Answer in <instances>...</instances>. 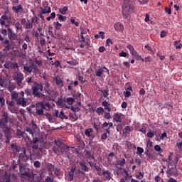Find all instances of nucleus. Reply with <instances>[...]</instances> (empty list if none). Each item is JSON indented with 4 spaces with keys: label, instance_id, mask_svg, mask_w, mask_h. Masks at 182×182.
Segmentation results:
<instances>
[{
    "label": "nucleus",
    "instance_id": "1",
    "mask_svg": "<svg viewBox=\"0 0 182 182\" xmlns=\"http://www.w3.org/2000/svg\"><path fill=\"white\" fill-rule=\"evenodd\" d=\"M26 82L28 85H31V83H33V85L31 87V90L33 92V96L34 97H37L38 99H50V94L52 93V90H50V85L49 82H46L45 87H43V82H38L37 81H33L32 77H27Z\"/></svg>",
    "mask_w": 182,
    "mask_h": 182
},
{
    "label": "nucleus",
    "instance_id": "2",
    "mask_svg": "<svg viewBox=\"0 0 182 182\" xmlns=\"http://www.w3.org/2000/svg\"><path fill=\"white\" fill-rule=\"evenodd\" d=\"M9 119V115H8V112H4L1 116V119H0V128L4 129L3 132L4 133V137H6L5 143L6 144H10L11 139H12V132H11V128L6 127Z\"/></svg>",
    "mask_w": 182,
    "mask_h": 182
},
{
    "label": "nucleus",
    "instance_id": "3",
    "mask_svg": "<svg viewBox=\"0 0 182 182\" xmlns=\"http://www.w3.org/2000/svg\"><path fill=\"white\" fill-rule=\"evenodd\" d=\"M87 31L89 32V29L80 28L81 39L79 40V41L80 43V48H81V49H83L85 46L86 47V49H87V47L90 46V38H86L84 36V35H86Z\"/></svg>",
    "mask_w": 182,
    "mask_h": 182
},
{
    "label": "nucleus",
    "instance_id": "4",
    "mask_svg": "<svg viewBox=\"0 0 182 182\" xmlns=\"http://www.w3.org/2000/svg\"><path fill=\"white\" fill-rule=\"evenodd\" d=\"M11 148L16 150L17 153H20L18 160H21V161H27V160L29 159V156L26 155V149L25 148H21L14 144H11Z\"/></svg>",
    "mask_w": 182,
    "mask_h": 182
},
{
    "label": "nucleus",
    "instance_id": "5",
    "mask_svg": "<svg viewBox=\"0 0 182 182\" xmlns=\"http://www.w3.org/2000/svg\"><path fill=\"white\" fill-rule=\"evenodd\" d=\"M133 3L129 0H124L122 5V11L132 13L134 11Z\"/></svg>",
    "mask_w": 182,
    "mask_h": 182
},
{
    "label": "nucleus",
    "instance_id": "6",
    "mask_svg": "<svg viewBox=\"0 0 182 182\" xmlns=\"http://www.w3.org/2000/svg\"><path fill=\"white\" fill-rule=\"evenodd\" d=\"M23 74L21 72H15L13 75V80L16 81V83L21 87L22 86V82H23Z\"/></svg>",
    "mask_w": 182,
    "mask_h": 182
},
{
    "label": "nucleus",
    "instance_id": "7",
    "mask_svg": "<svg viewBox=\"0 0 182 182\" xmlns=\"http://www.w3.org/2000/svg\"><path fill=\"white\" fill-rule=\"evenodd\" d=\"M75 174H85V172L81 171L80 169L76 170V168L73 167L70 168V171L68 172V181H73V177H75Z\"/></svg>",
    "mask_w": 182,
    "mask_h": 182
},
{
    "label": "nucleus",
    "instance_id": "8",
    "mask_svg": "<svg viewBox=\"0 0 182 182\" xmlns=\"http://www.w3.org/2000/svg\"><path fill=\"white\" fill-rule=\"evenodd\" d=\"M16 103L17 106H21V107H26V106H28V105L31 103V97L18 98Z\"/></svg>",
    "mask_w": 182,
    "mask_h": 182
},
{
    "label": "nucleus",
    "instance_id": "9",
    "mask_svg": "<svg viewBox=\"0 0 182 182\" xmlns=\"http://www.w3.org/2000/svg\"><path fill=\"white\" fill-rule=\"evenodd\" d=\"M59 150L65 157H68V159H69V154H70V153L69 152V146L68 145L65 144L61 145Z\"/></svg>",
    "mask_w": 182,
    "mask_h": 182
},
{
    "label": "nucleus",
    "instance_id": "10",
    "mask_svg": "<svg viewBox=\"0 0 182 182\" xmlns=\"http://www.w3.org/2000/svg\"><path fill=\"white\" fill-rule=\"evenodd\" d=\"M16 136L18 137V139L23 137V139H28V140H31V138L28 137V134L23 131H21V129L16 130Z\"/></svg>",
    "mask_w": 182,
    "mask_h": 182
},
{
    "label": "nucleus",
    "instance_id": "11",
    "mask_svg": "<svg viewBox=\"0 0 182 182\" xmlns=\"http://www.w3.org/2000/svg\"><path fill=\"white\" fill-rule=\"evenodd\" d=\"M10 93H11V97L12 102H16H16L19 99V93L16 92V91H12V90H10Z\"/></svg>",
    "mask_w": 182,
    "mask_h": 182
},
{
    "label": "nucleus",
    "instance_id": "12",
    "mask_svg": "<svg viewBox=\"0 0 182 182\" xmlns=\"http://www.w3.org/2000/svg\"><path fill=\"white\" fill-rule=\"evenodd\" d=\"M12 11L16 14H23V7L22 5H18L12 7Z\"/></svg>",
    "mask_w": 182,
    "mask_h": 182
},
{
    "label": "nucleus",
    "instance_id": "13",
    "mask_svg": "<svg viewBox=\"0 0 182 182\" xmlns=\"http://www.w3.org/2000/svg\"><path fill=\"white\" fill-rule=\"evenodd\" d=\"M23 70L26 73H32L33 70V62H31V65H25L23 67Z\"/></svg>",
    "mask_w": 182,
    "mask_h": 182
},
{
    "label": "nucleus",
    "instance_id": "14",
    "mask_svg": "<svg viewBox=\"0 0 182 182\" xmlns=\"http://www.w3.org/2000/svg\"><path fill=\"white\" fill-rule=\"evenodd\" d=\"M53 80L58 87H63V80H62L61 78H59L58 77H55L53 78Z\"/></svg>",
    "mask_w": 182,
    "mask_h": 182
},
{
    "label": "nucleus",
    "instance_id": "15",
    "mask_svg": "<svg viewBox=\"0 0 182 182\" xmlns=\"http://www.w3.org/2000/svg\"><path fill=\"white\" fill-rule=\"evenodd\" d=\"M123 116V114L122 113H116L114 115L113 120L116 122V123H122V117Z\"/></svg>",
    "mask_w": 182,
    "mask_h": 182
},
{
    "label": "nucleus",
    "instance_id": "16",
    "mask_svg": "<svg viewBox=\"0 0 182 182\" xmlns=\"http://www.w3.org/2000/svg\"><path fill=\"white\" fill-rule=\"evenodd\" d=\"M102 176L106 178V180H111L112 179V173L109 172V170L105 171V169H102Z\"/></svg>",
    "mask_w": 182,
    "mask_h": 182
},
{
    "label": "nucleus",
    "instance_id": "17",
    "mask_svg": "<svg viewBox=\"0 0 182 182\" xmlns=\"http://www.w3.org/2000/svg\"><path fill=\"white\" fill-rule=\"evenodd\" d=\"M114 28L117 32H123V29H124V26L123 24H122V23L114 24Z\"/></svg>",
    "mask_w": 182,
    "mask_h": 182
},
{
    "label": "nucleus",
    "instance_id": "18",
    "mask_svg": "<svg viewBox=\"0 0 182 182\" xmlns=\"http://www.w3.org/2000/svg\"><path fill=\"white\" fill-rule=\"evenodd\" d=\"M73 97H74L75 100H82V93L79 92L74 91L72 93Z\"/></svg>",
    "mask_w": 182,
    "mask_h": 182
},
{
    "label": "nucleus",
    "instance_id": "19",
    "mask_svg": "<svg viewBox=\"0 0 182 182\" xmlns=\"http://www.w3.org/2000/svg\"><path fill=\"white\" fill-rule=\"evenodd\" d=\"M102 105L105 110H107V112H112V108L110 107V106H112V105L109 104V102H107V101H103Z\"/></svg>",
    "mask_w": 182,
    "mask_h": 182
},
{
    "label": "nucleus",
    "instance_id": "20",
    "mask_svg": "<svg viewBox=\"0 0 182 182\" xmlns=\"http://www.w3.org/2000/svg\"><path fill=\"white\" fill-rule=\"evenodd\" d=\"M80 166L82 171H85L87 173L89 172V168H87V166H86V161H82L80 162Z\"/></svg>",
    "mask_w": 182,
    "mask_h": 182
},
{
    "label": "nucleus",
    "instance_id": "21",
    "mask_svg": "<svg viewBox=\"0 0 182 182\" xmlns=\"http://www.w3.org/2000/svg\"><path fill=\"white\" fill-rule=\"evenodd\" d=\"M41 14H50L52 12V10L50 9V7L46 6L44 8H41Z\"/></svg>",
    "mask_w": 182,
    "mask_h": 182
},
{
    "label": "nucleus",
    "instance_id": "22",
    "mask_svg": "<svg viewBox=\"0 0 182 182\" xmlns=\"http://www.w3.org/2000/svg\"><path fill=\"white\" fill-rule=\"evenodd\" d=\"M36 109H43L44 110H46V107H45V104H43V102L40 101L36 104Z\"/></svg>",
    "mask_w": 182,
    "mask_h": 182
},
{
    "label": "nucleus",
    "instance_id": "23",
    "mask_svg": "<svg viewBox=\"0 0 182 182\" xmlns=\"http://www.w3.org/2000/svg\"><path fill=\"white\" fill-rule=\"evenodd\" d=\"M68 65H70L71 66H76V65H79V62L75 58H72L71 60H67Z\"/></svg>",
    "mask_w": 182,
    "mask_h": 182
},
{
    "label": "nucleus",
    "instance_id": "24",
    "mask_svg": "<svg viewBox=\"0 0 182 182\" xmlns=\"http://www.w3.org/2000/svg\"><path fill=\"white\" fill-rule=\"evenodd\" d=\"M33 23L31 22V21L27 20V22H26V24H25V28L28 29V30L32 29V28H33Z\"/></svg>",
    "mask_w": 182,
    "mask_h": 182
},
{
    "label": "nucleus",
    "instance_id": "25",
    "mask_svg": "<svg viewBox=\"0 0 182 182\" xmlns=\"http://www.w3.org/2000/svg\"><path fill=\"white\" fill-rule=\"evenodd\" d=\"M65 103H68L69 105V106H72V105H73V103H75V100L74 98L68 97V98H65Z\"/></svg>",
    "mask_w": 182,
    "mask_h": 182
},
{
    "label": "nucleus",
    "instance_id": "26",
    "mask_svg": "<svg viewBox=\"0 0 182 182\" xmlns=\"http://www.w3.org/2000/svg\"><path fill=\"white\" fill-rule=\"evenodd\" d=\"M33 74L35 75V76H36V75H39V73H41V70H39V68H38L37 65H34L33 63Z\"/></svg>",
    "mask_w": 182,
    "mask_h": 182
},
{
    "label": "nucleus",
    "instance_id": "27",
    "mask_svg": "<svg viewBox=\"0 0 182 182\" xmlns=\"http://www.w3.org/2000/svg\"><path fill=\"white\" fill-rule=\"evenodd\" d=\"M69 117H70V119H71V120H73V122H76L79 119V117L75 112H74V114L72 112H70Z\"/></svg>",
    "mask_w": 182,
    "mask_h": 182
},
{
    "label": "nucleus",
    "instance_id": "28",
    "mask_svg": "<svg viewBox=\"0 0 182 182\" xmlns=\"http://www.w3.org/2000/svg\"><path fill=\"white\" fill-rule=\"evenodd\" d=\"M117 164L118 166H121V167H124V165L126 164V159L124 158H120L117 161Z\"/></svg>",
    "mask_w": 182,
    "mask_h": 182
},
{
    "label": "nucleus",
    "instance_id": "29",
    "mask_svg": "<svg viewBox=\"0 0 182 182\" xmlns=\"http://www.w3.org/2000/svg\"><path fill=\"white\" fill-rule=\"evenodd\" d=\"M46 116L50 123H53L55 122V119L53 118V116H52V114L47 113Z\"/></svg>",
    "mask_w": 182,
    "mask_h": 182
},
{
    "label": "nucleus",
    "instance_id": "30",
    "mask_svg": "<svg viewBox=\"0 0 182 182\" xmlns=\"http://www.w3.org/2000/svg\"><path fill=\"white\" fill-rule=\"evenodd\" d=\"M92 133H93V129L92 128L87 129L85 131V134L87 137H92Z\"/></svg>",
    "mask_w": 182,
    "mask_h": 182
},
{
    "label": "nucleus",
    "instance_id": "31",
    "mask_svg": "<svg viewBox=\"0 0 182 182\" xmlns=\"http://www.w3.org/2000/svg\"><path fill=\"white\" fill-rule=\"evenodd\" d=\"M8 35H9V39H12L13 41H16V38H18V36H16V34L13 31H11V33H9Z\"/></svg>",
    "mask_w": 182,
    "mask_h": 182
},
{
    "label": "nucleus",
    "instance_id": "32",
    "mask_svg": "<svg viewBox=\"0 0 182 182\" xmlns=\"http://www.w3.org/2000/svg\"><path fill=\"white\" fill-rule=\"evenodd\" d=\"M146 136H147L149 139H153V137H154V136H156V131L149 130V131L147 132Z\"/></svg>",
    "mask_w": 182,
    "mask_h": 182
},
{
    "label": "nucleus",
    "instance_id": "33",
    "mask_svg": "<svg viewBox=\"0 0 182 182\" xmlns=\"http://www.w3.org/2000/svg\"><path fill=\"white\" fill-rule=\"evenodd\" d=\"M68 6H65L63 8H60L59 11L62 15H66V12H68Z\"/></svg>",
    "mask_w": 182,
    "mask_h": 182
},
{
    "label": "nucleus",
    "instance_id": "34",
    "mask_svg": "<svg viewBox=\"0 0 182 182\" xmlns=\"http://www.w3.org/2000/svg\"><path fill=\"white\" fill-rule=\"evenodd\" d=\"M65 98L63 99H60L56 102V105L57 106H60L61 107H63L64 105H65Z\"/></svg>",
    "mask_w": 182,
    "mask_h": 182
},
{
    "label": "nucleus",
    "instance_id": "35",
    "mask_svg": "<svg viewBox=\"0 0 182 182\" xmlns=\"http://www.w3.org/2000/svg\"><path fill=\"white\" fill-rule=\"evenodd\" d=\"M100 92H102L104 97H109V88H107L106 90H101Z\"/></svg>",
    "mask_w": 182,
    "mask_h": 182
},
{
    "label": "nucleus",
    "instance_id": "36",
    "mask_svg": "<svg viewBox=\"0 0 182 182\" xmlns=\"http://www.w3.org/2000/svg\"><path fill=\"white\" fill-rule=\"evenodd\" d=\"M96 113L98 114V116H101V114H103L105 113V109L103 107H100L96 109Z\"/></svg>",
    "mask_w": 182,
    "mask_h": 182
},
{
    "label": "nucleus",
    "instance_id": "37",
    "mask_svg": "<svg viewBox=\"0 0 182 182\" xmlns=\"http://www.w3.org/2000/svg\"><path fill=\"white\" fill-rule=\"evenodd\" d=\"M14 26L16 31H22V26L21 25V23H19V21L16 22L14 23Z\"/></svg>",
    "mask_w": 182,
    "mask_h": 182
},
{
    "label": "nucleus",
    "instance_id": "38",
    "mask_svg": "<svg viewBox=\"0 0 182 182\" xmlns=\"http://www.w3.org/2000/svg\"><path fill=\"white\" fill-rule=\"evenodd\" d=\"M132 132V127L126 126L124 127V134H129V132Z\"/></svg>",
    "mask_w": 182,
    "mask_h": 182
},
{
    "label": "nucleus",
    "instance_id": "39",
    "mask_svg": "<svg viewBox=\"0 0 182 182\" xmlns=\"http://www.w3.org/2000/svg\"><path fill=\"white\" fill-rule=\"evenodd\" d=\"M36 113L38 116H43V109L41 108H36Z\"/></svg>",
    "mask_w": 182,
    "mask_h": 182
},
{
    "label": "nucleus",
    "instance_id": "40",
    "mask_svg": "<svg viewBox=\"0 0 182 182\" xmlns=\"http://www.w3.org/2000/svg\"><path fill=\"white\" fill-rule=\"evenodd\" d=\"M53 25L55 29H60L62 28V23H59L58 21H54Z\"/></svg>",
    "mask_w": 182,
    "mask_h": 182
},
{
    "label": "nucleus",
    "instance_id": "41",
    "mask_svg": "<svg viewBox=\"0 0 182 182\" xmlns=\"http://www.w3.org/2000/svg\"><path fill=\"white\" fill-rule=\"evenodd\" d=\"M59 119H62V120H63V119L68 120V116L65 114V112H63V111H61L60 113Z\"/></svg>",
    "mask_w": 182,
    "mask_h": 182
},
{
    "label": "nucleus",
    "instance_id": "42",
    "mask_svg": "<svg viewBox=\"0 0 182 182\" xmlns=\"http://www.w3.org/2000/svg\"><path fill=\"white\" fill-rule=\"evenodd\" d=\"M57 16H58V19L59 21H61V22H65L67 19L66 16H63L62 14H57Z\"/></svg>",
    "mask_w": 182,
    "mask_h": 182
},
{
    "label": "nucleus",
    "instance_id": "43",
    "mask_svg": "<svg viewBox=\"0 0 182 182\" xmlns=\"http://www.w3.org/2000/svg\"><path fill=\"white\" fill-rule=\"evenodd\" d=\"M136 154H139V156H141L142 153H144V149L140 146L136 147Z\"/></svg>",
    "mask_w": 182,
    "mask_h": 182
},
{
    "label": "nucleus",
    "instance_id": "44",
    "mask_svg": "<svg viewBox=\"0 0 182 182\" xmlns=\"http://www.w3.org/2000/svg\"><path fill=\"white\" fill-rule=\"evenodd\" d=\"M103 72L104 71L102 68L98 69L96 72V76H97L98 77H101L103 75Z\"/></svg>",
    "mask_w": 182,
    "mask_h": 182
},
{
    "label": "nucleus",
    "instance_id": "45",
    "mask_svg": "<svg viewBox=\"0 0 182 182\" xmlns=\"http://www.w3.org/2000/svg\"><path fill=\"white\" fill-rule=\"evenodd\" d=\"M32 130L36 132L38 130V125L35 123L33 120L31 121Z\"/></svg>",
    "mask_w": 182,
    "mask_h": 182
},
{
    "label": "nucleus",
    "instance_id": "46",
    "mask_svg": "<svg viewBox=\"0 0 182 182\" xmlns=\"http://www.w3.org/2000/svg\"><path fill=\"white\" fill-rule=\"evenodd\" d=\"M21 176L22 177H31V173H29V168H26Z\"/></svg>",
    "mask_w": 182,
    "mask_h": 182
},
{
    "label": "nucleus",
    "instance_id": "47",
    "mask_svg": "<svg viewBox=\"0 0 182 182\" xmlns=\"http://www.w3.org/2000/svg\"><path fill=\"white\" fill-rule=\"evenodd\" d=\"M25 94L26 95V96L29 97V96H32V95H33V92L32 90L27 88L25 90Z\"/></svg>",
    "mask_w": 182,
    "mask_h": 182
},
{
    "label": "nucleus",
    "instance_id": "48",
    "mask_svg": "<svg viewBox=\"0 0 182 182\" xmlns=\"http://www.w3.org/2000/svg\"><path fill=\"white\" fill-rule=\"evenodd\" d=\"M113 127V123L112 122H109L108 123V128L105 129V132H107V133H108V134H110V128Z\"/></svg>",
    "mask_w": 182,
    "mask_h": 182
},
{
    "label": "nucleus",
    "instance_id": "49",
    "mask_svg": "<svg viewBox=\"0 0 182 182\" xmlns=\"http://www.w3.org/2000/svg\"><path fill=\"white\" fill-rule=\"evenodd\" d=\"M70 110H72V112H73L74 113H76V112H80V108H79V107L72 106L70 107Z\"/></svg>",
    "mask_w": 182,
    "mask_h": 182
},
{
    "label": "nucleus",
    "instance_id": "50",
    "mask_svg": "<svg viewBox=\"0 0 182 182\" xmlns=\"http://www.w3.org/2000/svg\"><path fill=\"white\" fill-rule=\"evenodd\" d=\"M122 171H124V173H126L128 175L127 171H126L125 169H124V168H122V167H119V168H118V170H117V176H119V175L120 174V173H122Z\"/></svg>",
    "mask_w": 182,
    "mask_h": 182
},
{
    "label": "nucleus",
    "instance_id": "51",
    "mask_svg": "<svg viewBox=\"0 0 182 182\" xmlns=\"http://www.w3.org/2000/svg\"><path fill=\"white\" fill-rule=\"evenodd\" d=\"M154 150H156V151H159V153H163V149L161 146H159V145H155Z\"/></svg>",
    "mask_w": 182,
    "mask_h": 182
},
{
    "label": "nucleus",
    "instance_id": "52",
    "mask_svg": "<svg viewBox=\"0 0 182 182\" xmlns=\"http://www.w3.org/2000/svg\"><path fill=\"white\" fill-rule=\"evenodd\" d=\"M11 69H19V65H18V63H13L11 65Z\"/></svg>",
    "mask_w": 182,
    "mask_h": 182
},
{
    "label": "nucleus",
    "instance_id": "53",
    "mask_svg": "<svg viewBox=\"0 0 182 182\" xmlns=\"http://www.w3.org/2000/svg\"><path fill=\"white\" fill-rule=\"evenodd\" d=\"M130 14H132V13H129L128 11H122V15H123L124 18H125V19L129 18V17L130 16Z\"/></svg>",
    "mask_w": 182,
    "mask_h": 182
},
{
    "label": "nucleus",
    "instance_id": "54",
    "mask_svg": "<svg viewBox=\"0 0 182 182\" xmlns=\"http://www.w3.org/2000/svg\"><path fill=\"white\" fill-rule=\"evenodd\" d=\"M95 170L97 171V176H102V168L100 166H95Z\"/></svg>",
    "mask_w": 182,
    "mask_h": 182
},
{
    "label": "nucleus",
    "instance_id": "55",
    "mask_svg": "<svg viewBox=\"0 0 182 182\" xmlns=\"http://www.w3.org/2000/svg\"><path fill=\"white\" fill-rule=\"evenodd\" d=\"M78 80H80V82H81L82 85H83L84 83L86 82V79H85V77L82 75L78 76Z\"/></svg>",
    "mask_w": 182,
    "mask_h": 182
},
{
    "label": "nucleus",
    "instance_id": "56",
    "mask_svg": "<svg viewBox=\"0 0 182 182\" xmlns=\"http://www.w3.org/2000/svg\"><path fill=\"white\" fill-rule=\"evenodd\" d=\"M124 97H130V96H132V92L128 90H126V92H124Z\"/></svg>",
    "mask_w": 182,
    "mask_h": 182
},
{
    "label": "nucleus",
    "instance_id": "57",
    "mask_svg": "<svg viewBox=\"0 0 182 182\" xmlns=\"http://www.w3.org/2000/svg\"><path fill=\"white\" fill-rule=\"evenodd\" d=\"M33 166L36 168H39L41 167V161H34Z\"/></svg>",
    "mask_w": 182,
    "mask_h": 182
},
{
    "label": "nucleus",
    "instance_id": "58",
    "mask_svg": "<svg viewBox=\"0 0 182 182\" xmlns=\"http://www.w3.org/2000/svg\"><path fill=\"white\" fill-rule=\"evenodd\" d=\"M114 156V154L113 152H110L109 154H108V157H107V160H108V162L109 161H112V159H113V157Z\"/></svg>",
    "mask_w": 182,
    "mask_h": 182
},
{
    "label": "nucleus",
    "instance_id": "59",
    "mask_svg": "<svg viewBox=\"0 0 182 182\" xmlns=\"http://www.w3.org/2000/svg\"><path fill=\"white\" fill-rule=\"evenodd\" d=\"M26 171V168L24 167V166H23L22 165H19V171H20V173H21V174L22 175L23 173H24V171Z\"/></svg>",
    "mask_w": 182,
    "mask_h": 182
},
{
    "label": "nucleus",
    "instance_id": "60",
    "mask_svg": "<svg viewBox=\"0 0 182 182\" xmlns=\"http://www.w3.org/2000/svg\"><path fill=\"white\" fill-rule=\"evenodd\" d=\"M55 144L56 146H58V149H60L62 146H63L65 144L62 143V141H60V140H57L55 141Z\"/></svg>",
    "mask_w": 182,
    "mask_h": 182
},
{
    "label": "nucleus",
    "instance_id": "61",
    "mask_svg": "<svg viewBox=\"0 0 182 182\" xmlns=\"http://www.w3.org/2000/svg\"><path fill=\"white\" fill-rule=\"evenodd\" d=\"M39 141V138L38 137H33V140L31 141V143H33V144H36Z\"/></svg>",
    "mask_w": 182,
    "mask_h": 182
},
{
    "label": "nucleus",
    "instance_id": "62",
    "mask_svg": "<svg viewBox=\"0 0 182 182\" xmlns=\"http://www.w3.org/2000/svg\"><path fill=\"white\" fill-rule=\"evenodd\" d=\"M107 132H104L102 135H101V140H106V139H107Z\"/></svg>",
    "mask_w": 182,
    "mask_h": 182
},
{
    "label": "nucleus",
    "instance_id": "63",
    "mask_svg": "<svg viewBox=\"0 0 182 182\" xmlns=\"http://www.w3.org/2000/svg\"><path fill=\"white\" fill-rule=\"evenodd\" d=\"M26 132H27V133H29V134H32V136H33V131L31 127H26Z\"/></svg>",
    "mask_w": 182,
    "mask_h": 182
},
{
    "label": "nucleus",
    "instance_id": "64",
    "mask_svg": "<svg viewBox=\"0 0 182 182\" xmlns=\"http://www.w3.org/2000/svg\"><path fill=\"white\" fill-rule=\"evenodd\" d=\"M0 32L3 35V36H6V35L8 33V32L6 31V29H5V28H1L0 30Z\"/></svg>",
    "mask_w": 182,
    "mask_h": 182
}]
</instances>
